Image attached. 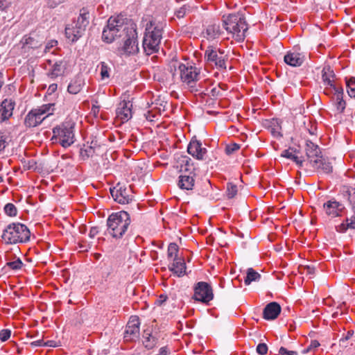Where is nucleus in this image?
Instances as JSON below:
<instances>
[{"label": "nucleus", "mask_w": 355, "mask_h": 355, "mask_svg": "<svg viewBox=\"0 0 355 355\" xmlns=\"http://www.w3.org/2000/svg\"><path fill=\"white\" fill-rule=\"evenodd\" d=\"M120 38L123 42L121 49L122 53L130 55L139 51L137 25L132 21L124 22L123 19L119 17H111L103 28L102 39L107 43H112Z\"/></svg>", "instance_id": "f257e3e1"}, {"label": "nucleus", "mask_w": 355, "mask_h": 355, "mask_svg": "<svg viewBox=\"0 0 355 355\" xmlns=\"http://www.w3.org/2000/svg\"><path fill=\"white\" fill-rule=\"evenodd\" d=\"M131 223L129 214L125 211L114 212L107 219V233L116 239H121Z\"/></svg>", "instance_id": "f03ea898"}, {"label": "nucleus", "mask_w": 355, "mask_h": 355, "mask_svg": "<svg viewBox=\"0 0 355 355\" xmlns=\"http://www.w3.org/2000/svg\"><path fill=\"white\" fill-rule=\"evenodd\" d=\"M1 238L6 244L24 243L30 241L31 232L24 224L12 223L3 231Z\"/></svg>", "instance_id": "7ed1b4c3"}, {"label": "nucleus", "mask_w": 355, "mask_h": 355, "mask_svg": "<svg viewBox=\"0 0 355 355\" xmlns=\"http://www.w3.org/2000/svg\"><path fill=\"white\" fill-rule=\"evenodd\" d=\"M223 18V28L232 34L237 42H243L248 29L244 15L242 13L230 14Z\"/></svg>", "instance_id": "20e7f679"}, {"label": "nucleus", "mask_w": 355, "mask_h": 355, "mask_svg": "<svg viewBox=\"0 0 355 355\" xmlns=\"http://www.w3.org/2000/svg\"><path fill=\"white\" fill-rule=\"evenodd\" d=\"M162 37V27L154 26L150 21L147 24L146 32L143 40V48L147 55H151L157 52Z\"/></svg>", "instance_id": "39448f33"}, {"label": "nucleus", "mask_w": 355, "mask_h": 355, "mask_svg": "<svg viewBox=\"0 0 355 355\" xmlns=\"http://www.w3.org/2000/svg\"><path fill=\"white\" fill-rule=\"evenodd\" d=\"M89 23V12L86 8L80 10L77 20L73 21L65 28L66 37L72 42H76L84 34Z\"/></svg>", "instance_id": "423d86ee"}, {"label": "nucleus", "mask_w": 355, "mask_h": 355, "mask_svg": "<svg viewBox=\"0 0 355 355\" xmlns=\"http://www.w3.org/2000/svg\"><path fill=\"white\" fill-rule=\"evenodd\" d=\"M178 69L182 83L187 87L191 92H198L197 82L200 78V69L196 66L180 63Z\"/></svg>", "instance_id": "0eeeda50"}, {"label": "nucleus", "mask_w": 355, "mask_h": 355, "mask_svg": "<svg viewBox=\"0 0 355 355\" xmlns=\"http://www.w3.org/2000/svg\"><path fill=\"white\" fill-rule=\"evenodd\" d=\"M75 123L72 121H65L53 129L52 139H55L62 147L68 148L75 141Z\"/></svg>", "instance_id": "6e6552de"}, {"label": "nucleus", "mask_w": 355, "mask_h": 355, "mask_svg": "<svg viewBox=\"0 0 355 355\" xmlns=\"http://www.w3.org/2000/svg\"><path fill=\"white\" fill-rule=\"evenodd\" d=\"M53 103L44 104L30 110L26 115L24 124L26 128H35L40 124L53 111Z\"/></svg>", "instance_id": "1a4fd4ad"}, {"label": "nucleus", "mask_w": 355, "mask_h": 355, "mask_svg": "<svg viewBox=\"0 0 355 355\" xmlns=\"http://www.w3.org/2000/svg\"><path fill=\"white\" fill-rule=\"evenodd\" d=\"M205 59L208 64L214 65L219 70H225L227 68V55L220 49L208 46L205 52Z\"/></svg>", "instance_id": "9d476101"}, {"label": "nucleus", "mask_w": 355, "mask_h": 355, "mask_svg": "<svg viewBox=\"0 0 355 355\" xmlns=\"http://www.w3.org/2000/svg\"><path fill=\"white\" fill-rule=\"evenodd\" d=\"M193 298L196 301L208 304L214 298L213 290L210 284L205 282H199L194 286Z\"/></svg>", "instance_id": "9b49d317"}, {"label": "nucleus", "mask_w": 355, "mask_h": 355, "mask_svg": "<svg viewBox=\"0 0 355 355\" xmlns=\"http://www.w3.org/2000/svg\"><path fill=\"white\" fill-rule=\"evenodd\" d=\"M110 194L114 201L119 204H128L132 200L133 196L131 189L118 183L115 187L110 188Z\"/></svg>", "instance_id": "f8f14e48"}, {"label": "nucleus", "mask_w": 355, "mask_h": 355, "mask_svg": "<svg viewBox=\"0 0 355 355\" xmlns=\"http://www.w3.org/2000/svg\"><path fill=\"white\" fill-rule=\"evenodd\" d=\"M183 166H182V168ZM182 174L179 176L178 185L183 190H192L195 184V178L196 175V168L181 169Z\"/></svg>", "instance_id": "ddd939ff"}, {"label": "nucleus", "mask_w": 355, "mask_h": 355, "mask_svg": "<svg viewBox=\"0 0 355 355\" xmlns=\"http://www.w3.org/2000/svg\"><path fill=\"white\" fill-rule=\"evenodd\" d=\"M139 326L140 321L139 317L132 315L126 324L124 338L127 340H134L139 338L140 334Z\"/></svg>", "instance_id": "4468645a"}, {"label": "nucleus", "mask_w": 355, "mask_h": 355, "mask_svg": "<svg viewBox=\"0 0 355 355\" xmlns=\"http://www.w3.org/2000/svg\"><path fill=\"white\" fill-rule=\"evenodd\" d=\"M305 152L311 166L316 165L318 163L317 160L322 157L319 146L310 140L306 141Z\"/></svg>", "instance_id": "2eb2a0df"}, {"label": "nucleus", "mask_w": 355, "mask_h": 355, "mask_svg": "<svg viewBox=\"0 0 355 355\" xmlns=\"http://www.w3.org/2000/svg\"><path fill=\"white\" fill-rule=\"evenodd\" d=\"M187 152L197 159L202 160L204 159V157L207 154V150L205 148L202 147V143L200 141L197 140L193 137L188 145Z\"/></svg>", "instance_id": "dca6fc26"}, {"label": "nucleus", "mask_w": 355, "mask_h": 355, "mask_svg": "<svg viewBox=\"0 0 355 355\" xmlns=\"http://www.w3.org/2000/svg\"><path fill=\"white\" fill-rule=\"evenodd\" d=\"M38 37L24 35L20 41L22 53H29L31 50L36 49L42 46V41Z\"/></svg>", "instance_id": "f3484780"}, {"label": "nucleus", "mask_w": 355, "mask_h": 355, "mask_svg": "<svg viewBox=\"0 0 355 355\" xmlns=\"http://www.w3.org/2000/svg\"><path fill=\"white\" fill-rule=\"evenodd\" d=\"M323 208L327 216L335 218L341 215L345 207L342 203L332 199L324 203Z\"/></svg>", "instance_id": "a211bd4d"}, {"label": "nucleus", "mask_w": 355, "mask_h": 355, "mask_svg": "<svg viewBox=\"0 0 355 355\" xmlns=\"http://www.w3.org/2000/svg\"><path fill=\"white\" fill-rule=\"evenodd\" d=\"M15 106V102L12 99L6 98L0 104L1 122L8 120L12 116Z\"/></svg>", "instance_id": "6ab92c4d"}, {"label": "nucleus", "mask_w": 355, "mask_h": 355, "mask_svg": "<svg viewBox=\"0 0 355 355\" xmlns=\"http://www.w3.org/2000/svg\"><path fill=\"white\" fill-rule=\"evenodd\" d=\"M286 64L291 67H300L305 60V56L295 50L288 51L284 58Z\"/></svg>", "instance_id": "aec40b11"}, {"label": "nucleus", "mask_w": 355, "mask_h": 355, "mask_svg": "<svg viewBox=\"0 0 355 355\" xmlns=\"http://www.w3.org/2000/svg\"><path fill=\"white\" fill-rule=\"evenodd\" d=\"M281 310V306L277 302H270L263 309V318L267 320H275L280 314Z\"/></svg>", "instance_id": "412c9836"}, {"label": "nucleus", "mask_w": 355, "mask_h": 355, "mask_svg": "<svg viewBox=\"0 0 355 355\" xmlns=\"http://www.w3.org/2000/svg\"><path fill=\"white\" fill-rule=\"evenodd\" d=\"M132 103L125 100L121 101L116 108V112L122 121H128L132 117Z\"/></svg>", "instance_id": "4be33fe9"}, {"label": "nucleus", "mask_w": 355, "mask_h": 355, "mask_svg": "<svg viewBox=\"0 0 355 355\" xmlns=\"http://www.w3.org/2000/svg\"><path fill=\"white\" fill-rule=\"evenodd\" d=\"M66 62L63 60H59L55 62L51 71L48 73V76L52 79H54L64 74L66 69Z\"/></svg>", "instance_id": "5701e85b"}, {"label": "nucleus", "mask_w": 355, "mask_h": 355, "mask_svg": "<svg viewBox=\"0 0 355 355\" xmlns=\"http://www.w3.org/2000/svg\"><path fill=\"white\" fill-rule=\"evenodd\" d=\"M205 37L209 40L218 38L222 33L219 24L213 23L207 26L205 29Z\"/></svg>", "instance_id": "b1692460"}, {"label": "nucleus", "mask_w": 355, "mask_h": 355, "mask_svg": "<svg viewBox=\"0 0 355 355\" xmlns=\"http://www.w3.org/2000/svg\"><path fill=\"white\" fill-rule=\"evenodd\" d=\"M84 85V80L81 76H78L70 82L67 87V91L71 94H77L82 90Z\"/></svg>", "instance_id": "393cba45"}, {"label": "nucleus", "mask_w": 355, "mask_h": 355, "mask_svg": "<svg viewBox=\"0 0 355 355\" xmlns=\"http://www.w3.org/2000/svg\"><path fill=\"white\" fill-rule=\"evenodd\" d=\"M343 89L340 87V91H336L335 96L331 97L336 110L339 113L343 112L346 107V103L343 100Z\"/></svg>", "instance_id": "a878e982"}, {"label": "nucleus", "mask_w": 355, "mask_h": 355, "mask_svg": "<svg viewBox=\"0 0 355 355\" xmlns=\"http://www.w3.org/2000/svg\"><path fill=\"white\" fill-rule=\"evenodd\" d=\"M335 73L330 66L324 67L322 71V79L327 86H333Z\"/></svg>", "instance_id": "bb28decb"}, {"label": "nucleus", "mask_w": 355, "mask_h": 355, "mask_svg": "<svg viewBox=\"0 0 355 355\" xmlns=\"http://www.w3.org/2000/svg\"><path fill=\"white\" fill-rule=\"evenodd\" d=\"M354 214L350 218H347L341 224L336 226V231L340 233L345 232L348 229H355V209Z\"/></svg>", "instance_id": "cd10ccee"}, {"label": "nucleus", "mask_w": 355, "mask_h": 355, "mask_svg": "<svg viewBox=\"0 0 355 355\" xmlns=\"http://www.w3.org/2000/svg\"><path fill=\"white\" fill-rule=\"evenodd\" d=\"M318 163L316 165H312L311 166L316 170H320L324 173H331L333 171V166L331 164L327 161L323 157H321L317 160Z\"/></svg>", "instance_id": "c85d7f7f"}, {"label": "nucleus", "mask_w": 355, "mask_h": 355, "mask_svg": "<svg viewBox=\"0 0 355 355\" xmlns=\"http://www.w3.org/2000/svg\"><path fill=\"white\" fill-rule=\"evenodd\" d=\"M295 153L296 150H294L292 148H289L288 149L283 150L282 152L281 156L292 160L293 162H295L300 168H302L304 160L300 159L298 156L295 155Z\"/></svg>", "instance_id": "c756f323"}, {"label": "nucleus", "mask_w": 355, "mask_h": 355, "mask_svg": "<svg viewBox=\"0 0 355 355\" xmlns=\"http://www.w3.org/2000/svg\"><path fill=\"white\" fill-rule=\"evenodd\" d=\"M170 270L173 271L178 277H181L185 274L186 264L184 261H180L175 258L171 266L169 267Z\"/></svg>", "instance_id": "7c9ffc66"}, {"label": "nucleus", "mask_w": 355, "mask_h": 355, "mask_svg": "<svg viewBox=\"0 0 355 355\" xmlns=\"http://www.w3.org/2000/svg\"><path fill=\"white\" fill-rule=\"evenodd\" d=\"M158 338L152 335L148 330H144L143 334V344L145 347L150 349L155 347L157 343Z\"/></svg>", "instance_id": "2f4dec72"}, {"label": "nucleus", "mask_w": 355, "mask_h": 355, "mask_svg": "<svg viewBox=\"0 0 355 355\" xmlns=\"http://www.w3.org/2000/svg\"><path fill=\"white\" fill-rule=\"evenodd\" d=\"M96 143L92 141L91 145H84L80 150V157L83 160H86L92 157L95 153Z\"/></svg>", "instance_id": "473e14b6"}, {"label": "nucleus", "mask_w": 355, "mask_h": 355, "mask_svg": "<svg viewBox=\"0 0 355 355\" xmlns=\"http://www.w3.org/2000/svg\"><path fill=\"white\" fill-rule=\"evenodd\" d=\"M97 68L100 70L101 80H105L110 78L112 69L107 63L105 62H101L99 64H98Z\"/></svg>", "instance_id": "72a5a7b5"}, {"label": "nucleus", "mask_w": 355, "mask_h": 355, "mask_svg": "<svg viewBox=\"0 0 355 355\" xmlns=\"http://www.w3.org/2000/svg\"><path fill=\"white\" fill-rule=\"evenodd\" d=\"M261 275L253 268H250L247 270V275L244 279V283L245 285H250L252 282L259 281Z\"/></svg>", "instance_id": "f704fd0d"}, {"label": "nucleus", "mask_w": 355, "mask_h": 355, "mask_svg": "<svg viewBox=\"0 0 355 355\" xmlns=\"http://www.w3.org/2000/svg\"><path fill=\"white\" fill-rule=\"evenodd\" d=\"M23 266L24 263L19 258H17L15 261H8L4 266V269L6 270L8 268L14 271H18L21 269Z\"/></svg>", "instance_id": "c9c22d12"}, {"label": "nucleus", "mask_w": 355, "mask_h": 355, "mask_svg": "<svg viewBox=\"0 0 355 355\" xmlns=\"http://www.w3.org/2000/svg\"><path fill=\"white\" fill-rule=\"evenodd\" d=\"M5 214L10 217H15L17 215V209L12 203H7L3 208Z\"/></svg>", "instance_id": "e433bc0d"}, {"label": "nucleus", "mask_w": 355, "mask_h": 355, "mask_svg": "<svg viewBox=\"0 0 355 355\" xmlns=\"http://www.w3.org/2000/svg\"><path fill=\"white\" fill-rule=\"evenodd\" d=\"M347 93L350 97L355 98V78L351 77L346 80Z\"/></svg>", "instance_id": "4c0bfd02"}, {"label": "nucleus", "mask_w": 355, "mask_h": 355, "mask_svg": "<svg viewBox=\"0 0 355 355\" xmlns=\"http://www.w3.org/2000/svg\"><path fill=\"white\" fill-rule=\"evenodd\" d=\"M10 141V137L8 135L3 132L0 133V153L8 146Z\"/></svg>", "instance_id": "58836bf2"}, {"label": "nucleus", "mask_w": 355, "mask_h": 355, "mask_svg": "<svg viewBox=\"0 0 355 355\" xmlns=\"http://www.w3.org/2000/svg\"><path fill=\"white\" fill-rule=\"evenodd\" d=\"M189 6L187 5H184L175 11V15L177 17V18L181 19L185 17L187 13L189 12Z\"/></svg>", "instance_id": "ea45409f"}, {"label": "nucleus", "mask_w": 355, "mask_h": 355, "mask_svg": "<svg viewBox=\"0 0 355 355\" xmlns=\"http://www.w3.org/2000/svg\"><path fill=\"white\" fill-rule=\"evenodd\" d=\"M237 193V187L232 183L227 184V196L229 198H234Z\"/></svg>", "instance_id": "a19ab883"}, {"label": "nucleus", "mask_w": 355, "mask_h": 355, "mask_svg": "<svg viewBox=\"0 0 355 355\" xmlns=\"http://www.w3.org/2000/svg\"><path fill=\"white\" fill-rule=\"evenodd\" d=\"M178 252V245L175 243H171L168 247V257H172L175 256V258H176Z\"/></svg>", "instance_id": "79ce46f5"}, {"label": "nucleus", "mask_w": 355, "mask_h": 355, "mask_svg": "<svg viewBox=\"0 0 355 355\" xmlns=\"http://www.w3.org/2000/svg\"><path fill=\"white\" fill-rule=\"evenodd\" d=\"M336 91H340V87H338L333 84V86H328L324 88V94L327 96H335Z\"/></svg>", "instance_id": "37998d69"}, {"label": "nucleus", "mask_w": 355, "mask_h": 355, "mask_svg": "<svg viewBox=\"0 0 355 355\" xmlns=\"http://www.w3.org/2000/svg\"><path fill=\"white\" fill-rule=\"evenodd\" d=\"M10 335H11V331L10 329H2L0 331V340H1L2 342H5V341L8 340L10 338Z\"/></svg>", "instance_id": "c03bdc74"}, {"label": "nucleus", "mask_w": 355, "mask_h": 355, "mask_svg": "<svg viewBox=\"0 0 355 355\" xmlns=\"http://www.w3.org/2000/svg\"><path fill=\"white\" fill-rule=\"evenodd\" d=\"M240 148V146L237 144H232L227 145L225 148V152L227 155H231L238 150Z\"/></svg>", "instance_id": "a18cd8bd"}, {"label": "nucleus", "mask_w": 355, "mask_h": 355, "mask_svg": "<svg viewBox=\"0 0 355 355\" xmlns=\"http://www.w3.org/2000/svg\"><path fill=\"white\" fill-rule=\"evenodd\" d=\"M268 352V346L266 343H259L257 347V352L260 355H265Z\"/></svg>", "instance_id": "49530a36"}, {"label": "nucleus", "mask_w": 355, "mask_h": 355, "mask_svg": "<svg viewBox=\"0 0 355 355\" xmlns=\"http://www.w3.org/2000/svg\"><path fill=\"white\" fill-rule=\"evenodd\" d=\"M319 346H320V343L318 340H311V344L306 349H304L303 351V353L305 354L309 352H311V351L318 348Z\"/></svg>", "instance_id": "de8ad7c7"}, {"label": "nucleus", "mask_w": 355, "mask_h": 355, "mask_svg": "<svg viewBox=\"0 0 355 355\" xmlns=\"http://www.w3.org/2000/svg\"><path fill=\"white\" fill-rule=\"evenodd\" d=\"M349 200L353 205V208L355 209V188H352L348 191Z\"/></svg>", "instance_id": "09e8293b"}, {"label": "nucleus", "mask_w": 355, "mask_h": 355, "mask_svg": "<svg viewBox=\"0 0 355 355\" xmlns=\"http://www.w3.org/2000/svg\"><path fill=\"white\" fill-rule=\"evenodd\" d=\"M191 159L189 157H183V159H182V163L184 164V169H186V168H195L193 165V163H191Z\"/></svg>", "instance_id": "8fccbe9b"}, {"label": "nucleus", "mask_w": 355, "mask_h": 355, "mask_svg": "<svg viewBox=\"0 0 355 355\" xmlns=\"http://www.w3.org/2000/svg\"><path fill=\"white\" fill-rule=\"evenodd\" d=\"M279 354L280 355H297V352L294 351H288L285 347H281L279 349Z\"/></svg>", "instance_id": "3c124183"}, {"label": "nucleus", "mask_w": 355, "mask_h": 355, "mask_svg": "<svg viewBox=\"0 0 355 355\" xmlns=\"http://www.w3.org/2000/svg\"><path fill=\"white\" fill-rule=\"evenodd\" d=\"M60 3L61 1L60 0H47L46 5L50 8H54Z\"/></svg>", "instance_id": "603ef678"}, {"label": "nucleus", "mask_w": 355, "mask_h": 355, "mask_svg": "<svg viewBox=\"0 0 355 355\" xmlns=\"http://www.w3.org/2000/svg\"><path fill=\"white\" fill-rule=\"evenodd\" d=\"M58 44V42L56 40H51L49 41L45 46L44 52L46 53L50 51L51 49H52L53 46H56Z\"/></svg>", "instance_id": "864d4df0"}, {"label": "nucleus", "mask_w": 355, "mask_h": 355, "mask_svg": "<svg viewBox=\"0 0 355 355\" xmlns=\"http://www.w3.org/2000/svg\"><path fill=\"white\" fill-rule=\"evenodd\" d=\"M10 4L8 0H0V10H4Z\"/></svg>", "instance_id": "5fc2aeb1"}, {"label": "nucleus", "mask_w": 355, "mask_h": 355, "mask_svg": "<svg viewBox=\"0 0 355 355\" xmlns=\"http://www.w3.org/2000/svg\"><path fill=\"white\" fill-rule=\"evenodd\" d=\"M98 228L97 227H92L89 233V236L90 238H94L98 234Z\"/></svg>", "instance_id": "6e6d98bb"}, {"label": "nucleus", "mask_w": 355, "mask_h": 355, "mask_svg": "<svg viewBox=\"0 0 355 355\" xmlns=\"http://www.w3.org/2000/svg\"><path fill=\"white\" fill-rule=\"evenodd\" d=\"M44 341L43 339H39L37 340L33 341L31 343V345L33 347H37V346H44Z\"/></svg>", "instance_id": "4d7b16f0"}, {"label": "nucleus", "mask_w": 355, "mask_h": 355, "mask_svg": "<svg viewBox=\"0 0 355 355\" xmlns=\"http://www.w3.org/2000/svg\"><path fill=\"white\" fill-rule=\"evenodd\" d=\"M168 352V349L166 346L162 347L159 349V355H167Z\"/></svg>", "instance_id": "13d9d810"}, {"label": "nucleus", "mask_w": 355, "mask_h": 355, "mask_svg": "<svg viewBox=\"0 0 355 355\" xmlns=\"http://www.w3.org/2000/svg\"><path fill=\"white\" fill-rule=\"evenodd\" d=\"M167 298L166 295H161L157 300V304L162 305L165 301H166Z\"/></svg>", "instance_id": "bf43d9fd"}, {"label": "nucleus", "mask_w": 355, "mask_h": 355, "mask_svg": "<svg viewBox=\"0 0 355 355\" xmlns=\"http://www.w3.org/2000/svg\"><path fill=\"white\" fill-rule=\"evenodd\" d=\"M57 84H51L49 85L48 88V92H49L50 93H53L57 90Z\"/></svg>", "instance_id": "052dcab7"}, {"label": "nucleus", "mask_w": 355, "mask_h": 355, "mask_svg": "<svg viewBox=\"0 0 355 355\" xmlns=\"http://www.w3.org/2000/svg\"><path fill=\"white\" fill-rule=\"evenodd\" d=\"M44 346L45 347H55V341L54 340H48L44 342Z\"/></svg>", "instance_id": "680f3d73"}, {"label": "nucleus", "mask_w": 355, "mask_h": 355, "mask_svg": "<svg viewBox=\"0 0 355 355\" xmlns=\"http://www.w3.org/2000/svg\"><path fill=\"white\" fill-rule=\"evenodd\" d=\"M347 340H345L344 338H342L339 340L340 346L343 347H347Z\"/></svg>", "instance_id": "e2e57ef3"}, {"label": "nucleus", "mask_w": 355, "mask_h": 355, "mask_svg": "<svg viewBox=\"0 0 355 355\" xmlns=\"http://www.w3.org/2000/svg\"><path fill=\"white\" fill-rule=\"evenodd\" d=\"M354 334V331H348L347 334L345 335V337H343L345 340H349L350 339V338Z\"/></svg>", "instance_id": "0e129e2a"}, {"label": "nucleus", "mask_w": 355, "mask_h": 355, "mask_svg": "<svg viewBox=\"0 0 355 355\" xmlns=\"http://www.w3.org/2000/svg\"><path fill=\"white\" fill-rule=\"evenodd\" d=\"M307 270H308V272L311 274V273L313 272L314 269L311 268L310 267H307Z\"/></svg>", "instance_id": "69168bd1"}, {"label": "nucleus", "mask_w": 355, "mask_h": 355, "mask_svg": "<svg viewBox=\"0 0 355 355\" xmlns=\"http://www.w3.org/2000/svg\"><path fill=\"white\" fill-rule=\"evenodd\" d=\"M336 315H338V312H335V313H334V314H333V317H336Z\"/></svg>", "instance_id": "338daca9"}, {"label": "nucleus", "mask_w": 355, "mask_h": 355, "mask_svg": "<svg viewBox=\"0 0 355 355\" xmlns=\"http://www.w3.org/2000/svg\"><path fill=\"white\" fill-rule=\"evenodd\" d=\"M27 335H28V336H29V337H31V338H33V335H31V334H30V333H28V334H27Z\"/></svg>", "instance_id": "774afa93"}]
</instances>
